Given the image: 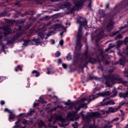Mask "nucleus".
I'll return each instance as SVG.
<instances>
[{
  "mask_svg": "<svg viewBox=\"0 0 128 128\" xmlns=\"http://www.w3.org/2000/svg\"><path fill=\"white\" fill-rule=\"evenodd\" d=\"M51 42H51L52 44H54V43L56 42H54V40H51Z\"/></svg>",
  "mask_w": 128,
  "mask_h": 128,
  "instance_id": "nucleus-43",
  "label": "nucleus"
},
{
  "mask_svg": "<svg viewBox=\"0 0 128 128\" xmlns=\"http://www.w3.org/2000/svg\"><path fill=\"white\" fill-rule=\"evenodd\" d=\"M60 108H62V106L60 107V106H58L57 107H55L54 108H52L50 110L51 112H56V109Z\"/></svg>",
  "mask_w": 128,
  "mask_h": 128,
  "instance_id": "nucleus-22",
  "label": "nucleus"
},
{
  "mask_svg": "<svg viewBox=\"0 0 128 128\" xmlns=\"http://www.w3.org/2000/svg\"><path fill=\"white\" fill-rule=\"evenodd\" d=\"M55 56H56V58H58V56H60V52L58 51L56 54H55Z\"/></svg>",
  "mask_w": 128,
  "mask_h": 128,
  "instance_id": "nucleus-32",
  "label": "nucleus"
},
{
  "mask_svg": "<svg viewBox=\"0 0 128 128\" xmlns=\"http://www.w3.org/2000/svg\"><path fill=\"white\" fill-rule=\"evenodd\" d=\"M2 38L4 37H2V36L0 35V42H2Z\"/></svg>",
  "mask_w": 128,
  "mask_h": 128,
  "instance_id": "nucleus-48",
  "label": "nucleus"
},
{
  "mask_svg": "<svg viewBox=\"0 0 128 128\" xmlns=\"http://www.w3.org/2000/svg\"><path fill=\"white\" fill-rule=\"evenodd\" d=\"M116 38H122V36L120 34H118V36H116Z\"/></svg>",
  "mask_w": 128,
  "mask_h": 128,
  "instance_id": "nucleus-40",
  "label": "nucleus"
},
{
  "mask_svg": "<svg viewBox=\"0 0 128 128\" xmlns=\"http://www.w3.org/2000/svg\"><path fill=\"white\" fill-rule=\"evenodd\" d=\"M22 26H19V30L16 32V34L14 36V40H16L17 38H18L22 36Z\"/></svg>",
  "mask_w": 128,
  "mask_h": 128,
  "instance_id": "nucleus-13",
  "label": "nucleus"
},
{
  "mask_svg": "<svg viewBox=\"0 0 128 128\" xmlns=\"http://www.w3.org/2000/svg\"><path fill=\"white\" fill-rule=\"evenodd\" d=\"M116 44L118 46H122V41H117Z\"/></svg>",
  "mask_w": 128,
  "mask_h": 128,
  "instance_id": "nucleus-31",
  "label": "nucleus"
},
{
  "mask_svg": "<svg viewBox=\"0 0 128 128\" xmlns=\"http://www.w3.org/2000/svg\"><path fill=\"white\" fill-rule=\"evenodd\" d=\"M62 66L64 68H67L66 64H62Z\"/></svg>",
  "mask_w": 128,
  "mask_h": 128,
  "instance_id": "nucleus-39",
  "label": "nucleus"
},
{
  "mask_svg": "<svg viewBox=\"0 0 128 128\" xmlns=\"http://www.w3.org/2000/svg\"><path fill=\"white\" fill-rule=\"evenodd\" d=\"M4 112H9L10 114L8 117V120L10 121L11 120H14V118H15L16 115L14 114V111H10V110L5 108L4 110Z\"/></svg>",
  "mask_w": 128,
  "mask_h": 128,
  "instance_id": "nucleus-10",
  "label": "nucleus"
},
{
  "mask_svg": "<svg viewBox=\"0 0 128 128\" xmlns=\"http://www.w3.org/2000/svg\"><path fill=\"white\" fill-rule=\"evenodd\" d=\"M66 58L67 60H72V55H70V52L68 54Z\"/></svg>",
  "mask_w": 128,
  "mask_h": 128,
  "instance_id": "nucleus-24",
  "label": "nucleus"
},
{
  "mask_svg": "<svg viewBox=\"0 0 128 128\" xmlns=\"http://www.w3.org/2000/svg\"><path fill=\"white\" fill-rule=\"evenodd\" d=\"M50 68H47V70H48L47 74H54V73H52V72H50Z\"/></svg>",
  "mask_w": 128,
  "mask_h": 128,
  "instance_id": "nucleus-33",
  "label": "nucleus"
},
{
  "mask_svg": "<svg viewBox=\"0 0 128 128\" xmlns=\"http://www.w3.org/2000/svg\"><path fill=\"white\" fill-rule=\"evenodd\" d=\"M108 78H104L102 79L103 82L106 80L104 83L108 88H112V84H116V82L118 84H122L126 86H128V82L124 80L122 78H118L114 74L108 76Z\"/></svg>",
  "mask_w": 128,
  "mask_h": 128,
  "instance_id": "nucleus-3",
  "label": "nucleus"
},
{
  "mask_svg": "<svg viewBox=\"0 0 128 128\" xmlns=\"http://www.w3.org/2000/svg\"><path fill=\"white\" fill-rule=\"evenodd\" d=\"M67 4H68V6H70V3H67Z\"/></svg>",
  "mask_w": 128,
  "mask_h": 128,
  "instance_id": "nucleus-57",
  "label": "nucleus"
},
{
  "mask_svg": "<svg viewBox=\"0 0 128 128\" xmlns=\"http://www.w3.org/2000/svg\"><path fill=\"white\" fill-rule=\"evenodd\" d=\"M124 54H125L126 56H128V46L126 47V50L124 51Z\"/></svg>",
  "mask_w": 128,
  "mask_h": 128,
  "instance_id": "nucleus-35",
  "label": "nucleus"
},
{
  "mask_svg": "<svg viewBox=\"0 0 128 128\" xmlns=\"http://www.w3.org/2000/svg\"><path fill=\"white\" fill-rule=\"evenodd\" d=\"M38 103H34V106H33V108H36V106H38Z\"/></svg>",
  "mask_w": 128,
  "mask_h": 128,
  "instance_id": "nucleus-45",
  "label": "nucleus"
},
{
  "mask_svg": "<svg viewBox=\"0 0 128 128\" xmlns=\"http://www.w3.org/2000/svg\"><path fill=\"white\" fill-rule=\"evenodd\" d=\"M118 107L116 108H114L112 107H110L108 109L109 112H116V110H118Z\"/></svg>",
  "mask_w": 128,
  "mask_h": 128,
  "instance_id": "nucleus-15",
  "label": "nucleus"
},
{
  "mask_svg": "<svg viewBox=\"0 0 128 128\" xmlns=\"http://www.w3.org/2000/svg\"><path fill=\"white\" fill-rule=\"evenodd\" d=\"M94 78H95L96 80V78L94 77Z\"/></svg>",
  "mask_w": 128,
  "mask_h": 128,
  "instance_id": "nucleus-63",
  "label": "nucleus"
},
{
  "mask_svg": "<svg viewBox=\"0 0 128 128\" xmlns=\"http://www.w3.org/2000/svg\"><path fill=\"white\" fill-rule=\"evenodd\" d=\"M128 128V124H127L126 126H125L124 128Z\"/></svg>",
  "mask_w": 128,
  "mask_h": 128,
  "instance_id": "nucleus-54",
  "label": "nucleus"
},
{
  "mask_svg": "<svg viewBox=\"0 0 128 128\" xmlns=\"http://www.w3.org/2000/svg\"><path fill=\"white\" fill-rule=\"evenodd\" d=\"M53 124H56V121H54V122H53Z\"/></svg>",
  "mask_w": 128,
  "mask_h": 128,
  "instance_id": "nucleus-61",
  "label": "nucleus"
},
{
  "mask_svg": "<svg viewBox=\"0 0 128 128\" xmlns=\"http://www.w3.org/2000/svg\"><path fill=\"white\" fill-rule=\"evenodd\" d=\"M112 26H114V22H110L108 25V30H111L112 28Z\"/></svg>",
  "mask_w": 128,
  "mask_h": 128,
  "instance_id": "nucleus-18",
  "label": "nucleus"
},
{
  "mask_svg": "<svg viewBox=\"0 0 128 128\" xmlns=\"http://www.w3.org/2000/svg\"><path fill=\"white\" fill-rule=\"evenodd\" d=\"M2 48H4V46H6V45H2Z\"/></svg>",
  "mask_w": 128,
  "mask_h": 128,
  "instance_id": "nucleus-56",
  "label": "nucleus"
},
{
  "mask_svg": "<svg viewBox=\"0 0 128 128\" xmlns=\"http://www.w3.org/2000/svg\"><path fill=\"white\" fill-rule=\"evenodd\" d=\"M72 126L74 128H77L78 126V122H75L74 124H72Z\"/></svg>",
  "mask_w": 128,
  "mask_h": 128,
  "instance_id": "nucleus-27",
  "label": "nucleus"
},
{
  "mask_svg": "<svg viewBox=\"0 0 128 128\" xmlns=\"http://www.w3.org/2000/svg\"><path fill=\"white\" fill-rule=\"evenodd\" d=\"M85 56L87 62H91V64H94V59L90 58V53L88 52V50H86L85 51Z\"/></svg>",
  "mask_w": 128,
  "mask_h": 128,
  "instance_id": "nucleus-9",
  "label": "nucleus"
},
{
  "mask_svg": "<svg viewBox=\"0 0 128 128\" xmlns=\"http://www.w3.org/2000/svg\"><path fill=\"white\" fill-rule=\"evenodd\" d=\"M48 126H50V128H58V126H53V125H51L50 124H48Z\"/></svg>",
  "mask_w": 128,
  "mask_h": 128,
  "instance_id": "nucleus-37",
  "label": "nucleus"
},
{
  "mask_svg": "<svg viewBox=\"0 0 128 128\" xmlns=\"http://www.w3.org/2000/svg\"><path fill=\"white\" fill-rule=\"evenodd\" d=\"M50 28H52L54 30H63L62 32L60 33V36H62V34L64 32V27L60 24H54L51 26Z\"/></svg>",
  "mask_w": 128,
  "mask_h": 128,
  "instance_id": "nucleus-8",
  "label": "nucleus"
},
{
  "mask_svg": "<svg viewBox=\"0 0 128 128\" xmlns=\"http://www.w3.org/2000/svg\"><path fill=\"white\" fill-rule=\"evenodd\" d=\"M80 116H82L84 122H85L86 124H90L92 118L94 120L96 118H98L100 116V114L98 112L88 113L84 117V115L82 112H80Z\"/></svg>",
  "mask_w": 128,
  "mask_h": 128,
  "instance_id": "nucleus-5",
  "label": "nucleus"
},
{
  "mask_svg": "<svg viewBox=\"0 0 128 128\" xmlns=\"http://www.w3.org/2000/svg\"><path fill=\"white\" fill-rule=\"evenodd\" d=\"M106 128H108V126L106 125Z\"/></svg>",
  "mask_w": 128,
  "mask_h": 128,
  "instance_id": "nucleus-62",
  "label": "nucleus"
},
{
  "mask_svg": "<svg viewBox=\"0 0 128 128\" xmlns=\"http://www.w3.org/2000/svg\"><path fill=\"white\" fill-rule=\"evenodd\" d=\"M126 25H125L124 26H121V27L120 28V30H124V28H126Z\"/></svg>",
  "mask_w": 128,
  "mask_h": 128,
  "instance_id": "nucleus-46",
  "label": "nucleus"
},
{
  "mask_svg": "<svg viewBox=\"0 0 128 128\" xmlns=\"http://www.w3.org/2000/svg\"><path fill=\"white\" fill-rule=\"evenodd\" d=\"M0 104L2 106H3V104H4V100H1L0 102Z\"/></svg>",
  "mask_w": 128,
  "mask_h": 128,
  "instance_id": "nucleus-42",
  "label": "nucleus"
},
{
  "mask_svg": "<svg viewBox=\"0 0 128 128\" xmlns=\"http://www.w3.org/2000/svg\"><path fill=\"white\" fill-rule=\"evenodd\" d=\"M99 36L100 38H102V36H104V30L100 32V33L99 34Z\"/></svg>",
  "mask_w": 128,
  "mask_h": 128,
  "instance_id": "nucleus-34",
  "label": "nucleus"
},
{
  "mask_svg": "<svg viewBox=\"0 0 128 128\" xmlns=\"http://www.w3.org/2000/svg\"><path fill=\"white\" fill-rule=\"evenodd\" d=\"M91 125L92 124L89 126H84L83 128H90Z\"/></svg>",
  "mask_w": 128,
  "mask_h": 128,
  "instance_id": "nucleus-41",
  "label": "nucleus"
},
{
  "mask_svg": "<svg viewBox=\"0 0 128 128\" xmlns=\"http://www.w3.org/2000/svg\"><path fill=\"white\" fill-rule=\"evenodd\" d=\"M20 122V119L18 120L16 122H15V125L14 126V128H18V124Z\"/></svg>",
  "mask_w": 128,
  "mask_h": 128,
  "instance_id": "nucleus-29",
  "label": "nucleus"
},
{
  "mask_svg": "<svg viewBox=\"0 0 128 128\" xmlns=\"http://www.w3.org/2000/svg\"><path fill=\"white\" fill-rule=\"evenodd\" d=\"M79 118H76V112H68L66 119H64L60 115H56V114H54L51 116L50 118L48 119V122H52V120H60L62 122V124L60 125V126L64 128L68 126V120H71L72 122H74V120H76Z\"/></svg>",
  "mask_w": 128,
  "mask_h": 128,
  "instance_id": "nucleus-2",
  "label": "nucleus"
},
{
  "mask_svg": "<svg viewBox=\"0 0 128 128\" xmlns=\"http://www.w3.org/2000/svg\"><path fill=\"white\" fill-rule=\"evenodd\" d=\"M44 32H40L38 34V37L37 39H34V42H38L40 43V40H44Z\"/></svg>",
  "mask_w": 128,
  "mask_h": 128,
  "instance_id": "nucleus-11",
  "label": "nucleus"
},
{
  "mask_svg": "<svg viewBox=\"0 0 128 128\" xmlns=\"http://www.w3.org/2000/svg\"><path fill=\"white\" fill-rule=\"evenodd\" d=\"M58 64H62V59L58 60Z\"/></svg>",
  "mask_w": 128,
  "mask_h": 128,
  "instance_id": "nucleus-47",
  "label": "nucleus"
},
{
  "mask_svg": "<svg viewBox=\"0 0 128 128\" xmlns=\"http://www.w3.org/2000/svg\"><path fill=\"white\" fill-rule=\"evenodd\" d=\"M10 22H14V21H12V20H10Z\"/></svg>",
  "mask_w": 128,
  "mask_h": 128,
  "instance_id": "nucleus-59",
  "label": "nucleus"
},
{
  "mask_svg": "<svg viewBox=\"0 0 128 128\" xmlns=\"http://www.w3.org/2000/svg\"><path fill=\"white\" fill-rule=\"evenodd\" d=\"M90 6H92V3H91V2H90V3L88 4V8H90Z\"/></svg>",
  "mask_w": 128,
  "mask_h": 128,
  "instance_id": "nucleus-50",
  "label": "nucleus"
},
{
  "mask_svg": "<svg viewBox=\"0 0 128 128\" xmlns=\"http://www.w3.org/2000/svg\"><path fill=\"white\" fill-rule=\"evenodd\" d=\"M22 40V41L23 40V42H24V43L22 44V45L24 46H29L30 42L28 40Z\"/></svg>",
  "mask_w": 128,
  "mask_h": 128,
  "instance_id": "nucleus-16",
  "label": "nucleus"
},
{
  "mask_svg": "<svg viewBox=\"0 0 128 128\" xmlns=\"http://www.w3.org/2000/svg\"><path fill=\"white\" fill-rule=\"evenodd\" d=\"M126 31H124V32H126Z\"/></svg>",
  "mask_w": 128,
  "mask_h": 128,
  "instance_id": "nucleus-64",
  "label": "nucleus"
},
{
  "mask_svg": "<svg viewBox=\"0 0 128 128\" xmlns=\"http://www.w3.org/2000/svg\"><path fill=\"white\" fill-rule=\"evenodd\" d=\"M40 102H42V104H44V99L42 98L40 100Z\"/></svg>",
  "mask_w": 128,
  "mask_h": 128,
  "instance_id": "nucleus-44",
  "label": "nucleus"
},
{
  "mask_svg": "<svg viewBox=\"0 0 128 128\" xmlns=\"http://www.w3.org/2000/svg\"><path fill=\"white\" fill-rule=\"evenodd\" d=\"M112 122H113L112 120H111V121L108 122V124H112Z\"/></svg>",
  "mask_w": 128,
  "mask_h": 128,
  "instance_id": "nucleus-52",
  "label": "nucleus"
},
{
  "mask_svg": "<svg viewBox=\"0 0 128 128\" xmlns=\"http://www.w3.org/2000/svg\"><path fill=\"white\" fill-rule=\"evenodd\" d=\"M32 74H35V76H36V78L40 76V72L36 70H34L32 71Z\"/></svg>",
  "mask_w": 128,
  "mask_h": 128,
  "instance_id": "nucleus-17",
  "label": "nucleus"
},
{
  "mask_svg": "<svg viewBox=\"0 0 128 128\" xmlns=\"http://www.w3.org/2000/svg\"><path fill=\"white\" fill-rule=\"evenodd\" d=\"M4 30V34H10L12 32V29L10 28L8 26H5L2 28Z\"/></svg>",
  "mask_w": 128,
  "mask_h": 128,
  "instance_id": "nucleus-14",
  "label": "nucleus"
},
{
  "mask_svg": "<svg viewBox=\"0 0 128 128\" xmlns=\"http://www.w3.org/2000/svg\"><path fill=\"white\" fill-rule=\"evenodd\" d=\"M52 34H54V31L49 32L47 34V37L46 38V40L48 38V37L50 36Z\"/></svg>",
  "mask_w": 128,
  "mask_h": 128,
  "instance_id": "nucleus-30",
  "label": "nucleus"
},
{
  "mask_svg": "<svg viewBox=\"0 0 128 128\" xmlns=\"http://www.w3.org/2000/svg\"><path fill=\"white\" fill-rule=\"evenodd\" d=\"M124 104H126V102L122 101L120 103L119 106L117 107L118 109L120 108H122V106H124Z\"/></svg>",
  "mask_w": 128,
  "mask_h": 128,
  "instance_id": "nucleus-21",
  "label": "nucleus"
},
{
  "mask_svg": "<svg viewBox=\"0 0 128 128\" xmlns=\"http://www.w3.org/2000/svg\"><path fill=\"white\" fill-rule=\"evenodd\" d=\"M86 0H77L76 2H74V6L72 8V10H80V8L82 6L84 2H86ZM90 0V2H92V0Z\"/></svg>",
  "mask_w": 128,
  "mask_h": 128,
  "instance_id": "nucleus-6",
  "label": "nucleus"
},
{
  "mask_svg": "<svg viewBox=\"0 0 128 128\" xmlns=\"http://www.w3.org/2000/svg\"><path fill=\"white\" fill-rule=\"evenodd\" d=\"M108 6H110V4H106V8H108Z\"/></svg>",
  "mask_w": 128,
  "mask_h": 128,
  "instance_id": "nucleus-49",
  "label": "nucleus"
},
{
  "mask_svg": "<svg viewBox=\"0 0 128 128\" xmlns=\"http://www.w3.org/2000/svg\"><path fill=\"white\" fill-rule=\"evenodd\" d=\"M117 94L118 90H116V89H114L111 94L108 91L100 92L96 94L95 95L90 96L88 98H83L76 103L74 104L73 105L76 110H80L82 108H88V106H86L88 104H84L86 100H87L88 102H92V100L98 98H100V96H110V94H111L110 96L114 98V96H116Z\"/></svg>",
  "mask_w": 128,
  "mask_h": 128,
  "instance_id": "nucleus-1",
  "label": "nucleus"
},
{
  "mask_svg": "<svg viewBox=\"0 0 128 128\" xmlns=\"http://www.w3.org/2000/svg\"><path fill=\"white\" fill-rule=\"evenodd\" d=\"M59 44L60 46H62L64 44V40H61L59 42Z\"/></svg>",
  "mask_w": 128,
  "mask_h": 128,
  "instance_id": "nucleus-36",
  "label": "nucleus"
},
{
  "mask_svg": "<svg viewBox=\"0 0 128 128\" xmlns=\"http://www.w3.org/2000/svg\"><path fill=\"white\" fill-rule=\"evenodd\" d=\"M18 70H20L21 71L22 70V67L20 66H18L17 68H15L16 72H18Z\"/></svg>",
  "mask_w": 128,
  "mask_h": 128,
  "instance_id": "nucleus-28",
  "label": "nucleus"
},
{
  "mask_svg": "<svg viewBox=\"0 0 128 128\" xmlns=\"http://www.w3.org/2000/svg\"><path fill=\"white\" fill-rule=\"evenodd\" d=\"M102 127H98V126L96 125L95 124H93L90 126L89 128H112V125L108 126V128H106V125H105L104 126V125H102Z\"/></svg>",
  "mask_w": 128,
  "mask_h": 128,
  "instance_id": "nucleus-12",
  "label": "nucleus"
},
{
  "mask_svg": "<svg viewBox=\"0 0 128 128\" xmlns=\"http://www.w3.org/2000/svg\"><path fill=\"white\" fill-rule=\"evenodd\" d=\"M34 110H32V109H30L29 112L28 113L27 116H32V114H34Z\"/></svg>",
  "mask_w": 128,
  "mask_h": 128,
  "instance_id": "nucleus-23",
  "label": "nucleus"
},
{
  "mask_svg": "<svg viewBox=\"0 0 128 128\" xmlns=\"http://www.w3.org/2000/svg\"><path fill=\"white\" fill-rule=\"evenodd\" d=\"M108 98H104L102 101L100 102V106H112L116 104L114 100H111L108 101Z\"/></svg>",
  "mask_w": 128,
  "mask_h": 128,
  "instance_id": "nucleus-7",
  "label": "nucleus"
},
{
  "mask_svg": "<svg viewBox=\"0 0 128 128\" xmlns=\"http://www.w3.org/2000/svg\"><path fill=\"white\" fill-rule=\"evenodd\" d=\"M118 118H116L112 120V121L113 122H118Z\"/></svg>",
  "mask_w": 128,
  "mask_h": 128,
  "instance_id": "nucleus-38",
  "label": "nucleus"
},
{
  "mask_svg": "<svg viewBox=\"0 0 128 128\" xmlns=\"http://www.w3.org/2000/svg\"><path fill=\"white\" fill-rule=\"evenodd\" d=\"M58 46H60L59 44L58 45L57 48H58Z\"/></svg>",
  "mask_w": 128,
  "mask_h": 128,
  "instance_id": "nucleus-60",
  "label": "nucleus"
},
{
  "mask_svg": "<svg viewBox=\"0 0 128 128\" xmlns=\"http://www.w3.org/2000/svg\"><path fill=\"white\" fill-rule=\"evenodd\" d=\"M44 126V122H42V120H40V122H38V126L40 128H42V126Z\"/></svg>",
  "mask_w": 128,
  "mask_h": 128,
  "instance_id": "nucleus-26",
  "label": "nucleus"
},
{
  "mask_svg": "<svg viewBox=\"0 0 128 128\" xmlns=\"http://www.w3.org/2000/svg\"><path fill=\"white\" fill-rule=\"evenodd\" d=\"M126 58H124L123 59H120L119 61V64H121V66H124V63L126 62Z\"/></svg>",
  "mask_w": 128,
  "mask_h": 128,
  "instance_id": "nucleus-19",
  "label": "nucleus"
},
{
  "mask_svg": "<svg viewBox=\"0 0 128 128\" xmlns=\"http://www.w3.org/2000/svg\"><path fill=\"white\" fill-rule=\"evenodd\" d=\"M23 124H26V120H23Z\"/></svg>",
  "mask_w": 128,
  "mask_h": 128,
  "instance_id": "nucleus-51",
  "label": "nucleus"
},
{
  "mask_svg": "<svg viewBox=\"0 0 128 128\" xmlns=\"http://www.w3.org/2000/svg\"><path fill=\"white\" fill-rule=\"evenodd\" d=\"M66 104H68V102L66 103Z\"/></svg>",
  "mask_w": 128,
  "mask_h": 128,
  "instance_id": "nucleus-58",
  "label": "nucleus"
},
{
  "mask_svg": "<svg viewBox=\"0 0 128 128\" xmlns=\"http://www.w3.org/2000/svg\"><path fill=\"white\" fill-rule=\"evenodd\" d=\"M99 14L103 16V18H104V10H99Z\"/></svg>",
  "mask_w": 128,
  "mask_h": 128,
  "instance_id": "nucleus-25",
  "label": "nucleus"
},
{
  "mask_svg": "<svg viewBox=\"0 0 128 128\" xmlns=\"http://www.w3.org/2000/svg\"><path fill=\"white\" fill-rule=\"evenodd\" d=\"M96 90H98L96 89V88H94V92H96Z\"/></svg>",
  "mask_w": 128,
  "mask_h": 128,
  "instance_id": "nucleus-55",
  "label": "nucleus"
},
{
  "mask_svg": "<svg viewBox=\"0 0 128 128\" xmlns=\"http://www.w3.org/2000/svg\"><path fill=\"white\" fill-rule=\"evenodd\" d=\"M114 46V45H112V44H109L108 48L106 49V52H108L110 48H112Z\"/></svg>",
  "mask_w": 128,
  "mask_h": 128,
  "instance_id": "nucleus-20",
  "label": "nucleus"
},
{
  "mask_svg": "<svg viewBox=\"0 0 128 128\" xmlns=\"http://www.w3.org/2000/svg\"><path fill=\"white\" fill-rule=\"evenodd\" d=\"M77 23L79 24L80 26L78 29V32L77 34L76 44V48H82L80 40L82 38V26H86L88 22H86L85 20H84V21L78 20L77 21Z\"/></svg>",
  "mask_w": 128,
  "mask_h": 128,
  "instance_id": "nucleus-4",
  "label": "nucleus"
},
{
  "mask_svg": "<svg viewBox=\"0 0 128 128\" xmlns=\"http://www.w3.org/2000/svg\"><path fill=\"white\" fill-rule=\"evenodd\" d=\"M6 15L4 14H1V16H4Z\"/></svg>",
  "mask_w": 128,
  "mask_h": 128,
  "instance_id": "nucleus-53",
  "label": "nucleus"
}]
</instances>
